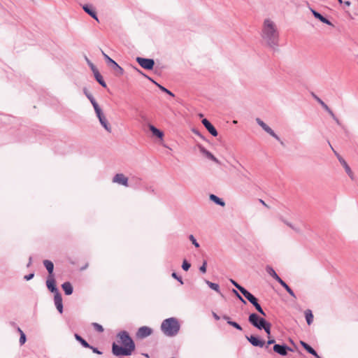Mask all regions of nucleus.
I'll list each match as a JSON object with an SVG mask.
<instances>
[{
	"label": "nucleus",
	"instance_id": "f257e3e1",
	"mask_svg": "<svg viewBox=\"0 0 358 358\" xmlns=\"http://www.w3.org/2000/svg\"><path fill=\"white\" fill-rule=\"evenodd\" d=\"M117 338H120L119 343L123 346L113 343L112 345L113 354L117 357L131 355L135 350V344L129 334L125 331H120L117 334Z\"/></svg>",
	"mask_w": 358,
	"mask_h": 358
},
{
	"label": "nucleus",
	"instance_id": "f03ea898",
	"mask_svg": "<svg viewBox=\"0 0 358 358\" xmlns=\"http://www.w3.org/2000/svg\"><path fill=\"white\" fill-rule=\"evenodd\" d=\"M262 37L269 47L275 48L277 46L278 33L275 24L269 19H266L264 22Z\"/></svg>",
	"mask_w": 358,
	"mask_h": 358
},
{
	"label": "nucleus",
	"instance_id": "7ed1b4c3",
	"mask_svg": "<svg viewBox=\"0 0 358 358\" xmlns=\"http://www.w3.org/2000/svg\"><path fill=\"white\" fill-rule=\"evenodd\" d=\"M180 325L175 317H169L164 320L161 324L162 331L169 337L175 336L180 331Z\"/></svg>",
	"mask_w": 358,
	"mask_h": 358
},
{
	"label": "nucleus",
	"instance_id": "20e7f679",
	"mask_svg": "<svg viewBox=\"0 0 358 358\" xmlns=\"http://www.w3.org/2000/svg\"><path fill=\"white\" fill-rule=\"evenodd\" d=\"M248 321L253 327L259 330L264 329L266 334H269L271 324L263 317H260L256 313H251L248 317Z\"/></svg>",
	"mask_w": 358,
	"mask_h": 358
},
{
	"label": "nucleus",
	"instance_id": "39448f33",
	"mask_svg": "<svg viewBox=\"0 0 358 358\" xmlns=\"http://www.w3.org/2000/svg\"><path fill=\"white\" fill-rule=\"evenodd\" d=\"M136 62L142 68L147 70H152L155 65V62L152 59H146L138 57H136Z\"/></svg>",
	"mask_w": 358,
	"mask_h": 358
},
{
	"label": "nucleus",
	"instance_id": "423d86ee",
	"mask_svg": "<svg viewBox=\"0 0 358 358\" xmlns=\"http://www.w3.org/2000/svg\"><path fill=\"white\" fill-rule=\"evenodd\" d=\"M315 100L323 107V108L331 115V117L334 119V120L336 122L337 124L341 125V123L338 118L335 115L334 112L329 108V107L318 96L316 95H313Z\"/></svg>",
	"mask_w": 358,
	"mask_h": 358
},
{
	"label": "nucleus",
	"instance_id": "0eeeda50",
	"mask_svg": "<svg viewBox=\"0 0 358 358\" xmlns=\"http://www.w3.org/2000/svg\"><path fill=\"white\" fill-rule=\"evenodd\" d=\"M46 286L51 292L55 294V295L60 294L58 289L56 287L54 275H48L46 280Z\"/></svg>",
	"mask_w": 358,
	"mask_h": 358
},
{
	"label": "nucleus",
	"instance_id": "6e6552de",
	"mask_svg": "<svg viewBox=\"0 0 358 358\" xmlns=\"http://www.w3.org/2000/svg\"><path fill=\"white\" fill-rule=\"evenodd\" d=\"M273 351L280 355L285 356L287 355V352H292V349L286 345L275 344L273 345Z\"/></svg>",
	"mask_w": 358,
	"mask_h": 358
},
{
	"label": "nucleus",
	"instance_id": "1a4fd4ad",
	"mask_svg": "<svg viewBox=\"0 0 358 358\" xmlns=\"http://www.w3.org/2000/svg\"><path fill=\"white\" fill-rule=\"evenodd\" d=\"M152 333V330L151 328L146 326H143L138 329L136 333V337L138 338H144L151 335Z\"/></svg>",
	"mask_w": 358,
	"mask_h": 358
},
{
	"label": "nucleus",
	"instance_id": "9d476101",
	"mask_svg": "<svg viewBox=\"0 0 358 358\" xmlns=\"http://www.w3.org/2000/svg\"><path fill=\"white\" fill-rule=\"evenodd\" d=\"M103 55L105 59L108 61V62L111 63L113 65V69L116 71L117 76H122L124 73L123 69L113 59L109 57L106 54L102 52Z\"/></svg>",
	"mask_w": 358,
	"mask_h": 358
},
{
	"label": "nucleus",
	"instance_id": "9b49d317",
	"mask_svg": "<svg viewBox=\"0 0 358 358\" xmlns=\"http://www.w3.org/2000/svg\"><path fill=\"white\" fill-rule=\"evenodd\" d=\"M113 182L125 187L128 186V178L122 173L116 174L113 178Z\"/></svg>",
	"mask_w": 358,
	"mask_h": 358
},
{
	"label": "nucleus",
	"instance_id": "f8f14e48",
	"mask_svg": "<svg viewBox=\"0 0 358 358\" xmlns=\"http://www.w3.org/2000/svg\"><path fill=\"white\" fill-rule=\"evenodd\" d=\"M257 122L258 124L268 134H269L271 136L274 137L277 140H280L279 137L274 133V131L268 127L267 126L262 120H261L259 118L256 119Z\"/></svg>",
	"mask_w": 358,
	"mask_h": 358
},
{
	"label": "nucleus",
	"instance_id": "ddd939ff",
	"mask_svg": "<svg viewBox=\"0 0 358 358\" xmlns=\"http://www.w3.org/2000/svg\"><path fill=\"white\" fill-rule=\"evenodd\" d=\"M247 340L253 345L255 347H259L262 348L264 347L265 342L264 341L259 339L257 337L255 336H245Z\"/></svg>",
	"mask_w": 358,
	"mask_h": 358
},
{
	"label": "nucleus",
	"instance_id": "4468645a",
	"mask_svg": "<svg viewBox=\"0 0 358 358\" xmlns=\"http://www.w3.org/2000/svg\"><path fill=\"white\" fill-rule=\"evenodd\" d=\"M339 159V162L341 163V164L343 166V168L345 169V172L348 175V176L352 179V180H354L355 177H354V173L352 171L350 167L349 166V165L348 164V163L345 162V160L344 159V158H338Z\"/></svg>",
	"mask_w": 358,
	"mask_h": 358
},
{
	"label": "nucleus",
	"instance_id": "2eb2a0df",
	"mask_svg": "<svg viewBox=\"0 0 358 358\" xmlns=\"http://www.w3.org/2000/svg\"><path fill=\"white\" fill-rule=\"evenodd\" d=\"M203 124L205 126L206 129L213 136H217V131L215 128L212 125V124L206 119H203L202 120Z\"/></svg>",
	"mask_w": 358,
	"mask_h": 358
},
{
	"label": "nucleus",
	"instance_id": "dca6fc26",
	"mask_svg": "<svg viewBox=\"0 0 358 358\" xmlns=\"http://www.w3.org/2000/svg\"><path fill=\"white\" fill-rule=\"evenodd\" d=\"M54 301H55V304L57 309L58 310V311L60 313H62L63 304H62V298L61 294H55L54 296Z\"/></svg>",
	"mask_w": 358,
	"mask_h": 358
},
{
	"label": "nucleus",
	"instance_id": "f3484780",
	"mask_svg": "<svg viewBox=\"0 0 358 358\" xmlns=\"http://www.w3.org/2000/svg\"><path fill=\"white\" fill-rule=\"evenodd\" d=\"M300 344L303 346V348L308 352H309L310 354L313 355V356H315L317 358H320V357L317 355V352L311 346H310L308 343H306V342H304L303 341H300Z\"/></svg>",
	"mask_w": 358,
	"mask_h": 358
},
{
	"label": "nucleus",
	"instance_id": "a211bd4d",
	"mask_svg": "<svg viewBox=\"0 0 358 358\" xmlns=\"http://www.w3.org/2000/svg\"><path fill=\"white\" fill-rule=\"evenodd\" d=\"M310 10H311L313 15H314V17L315 18L318 19L319 20H320L323 23H325V24H327L328 25H332L331 22L329 20H328L327 18L324 17L318 12L315 11V10H313L312 8H310Z\"/></svg>",
	"mask_w": 358,
	"mask_h": 358
},
{
	"label": "nucleus",
	"instance_id": "6ab92c4d",
	"mask_svg": "<svg viewBox=\"0 0 358 358\" xmlns=\"http://www.w3.org/2000/svg\"><path fill=\"white\" fill-rule=\"evenodd\" d=\"M101 125L109 132L111 131V128L106 118V117L102 114L97 115Z\"/></svg>",
	"mask_w": 358,
	"mask_h": 358
},
{
	"label": "nucleus",
	"instance_id": "aec40b11",
	"mask_svg": "<svg viewBox=\"0 0 358 358\" xmlns=\"http://www.w3.org/2000/svg\"><path fill=\"white\" fill-rule=\"evenodd\" d=\"M266 271L268 273V274L270 275L272 278H273L277 282H279V281L282 280L271 266H267L266 267Z\"/></svg>",
	"mask_w": 358,
	"mask_h": 358
},
{
	"label": "nucleus",
	"instance_id": "412c9836",
	"mask_svg": "<svg viewBox=\"0 0 358 358\" xmlns=\"http://www.w3.org/2000/svg\"><path fill=\"white\" fill-rule=\"evenodd\" d=\"M62 287L66 295H71L73 293V287L69 282H64Z\"/></svg>",
	"mask_w": 358,
	"mask_h": 358
},
{
	"label": "nucleus",
	"instance_id": "4be33fe9",
	"mask_svg": "<svg viewBox=\"0 0 358 358\" xmlns=\"http://www.w3.org/2000/svg\"><path fill=\"white\" fill-rule=\"evenodd\" d=\"M43 265L48 271L49 275H54L53 274V270H54V264L50 260H44L43 261Z\"/></svg>",
	"mask_w": 358,
	"mask_h": 358
},
{
	"label": "nucleus",
	"instance_id": "5701e85b",
	"mask_svg": "<svg viewBox=\"0 0 358 358\" xmlns=\"http://www.w3.org/2000/svg\"><path fill=\"white\" fill-rule=\"evenodd\" d=\"M209 198L210 201H213L215 203L220 206L224 207L225 206V202L222 199L219 198L215 194H210Z\"/></svg>",
	"mask_w": 358,
	"mask_h": 358
},
{
	"label": "nucleus",
	"instance_id": "b1692460",
	"mask_svg": "<svg viewBox=\"0 0 358 358\" xmlns=\"http://www.w3.org/2000/svg\"><path fill=\"white\" fill-rule=\"evenodd\" d=\"M256 308V310L263 316H266V313L258 303V300L256 297L250 302Z\"/></svg>",
	"mask_w": 358,
	"mask_h": 358
},
{
	"label": "nucleus",
	"instance_id": "393cba45",
	"mask_svg": "<svg viewBox=\"0 0 358 358\" xmlns=\"http://www.w3.org/2000/svg\"><path fill=\"white\" fill-rule=\"evenodd\" d=\"M83 10L88 13L91 17H92L94 19H95L96 21H99L98 17L96 16V12L92 10L90 6L87 5L83 6Z\"/></svg>",
	"mask_w": 358,
	"mask_h": 358
},
{
	"label": "nucleus",
	"instance_id": "a878e982",
	"mask_svg": "<svg viewBox=\"0 0 358 358\" xmlns=\"http://www.w3.org/2000/svg\"><path fill=\"white\" fill-rule=\"evenodd\" d=\"M205 282L208 285V286L210 289H212L215 290L216 292H217V293H219V294H221V293H220V286H219V285H218V284H217V283H214V282H210V281H209V280H205Z\"/></svg>",
	"mask_w": 358,
	"mask_h": 358
},
{
	"label": "nucleus",
	"instance_id": "bb28decb",
	"mask_svg": "<svg viewBox=\"0 0 358 358\" xmlns=\"http://www.w3.org/2000/svg\"><path fill=\"white\" fill-rule=\"evenodd\" d=\"M305 317H306L307 324L308 325H310L313 322V315L312 313V311L309 309L306 310L305 311Z\"/></svg>",
	"mask_w": 358,
	"mask_h": 358
},
{
	"label": "nucleus",
	"instance_id": "cd10ccee",
	"mask_svg": "<svg viewBox=\"0 0 358 358\" xmlns=\"http://www.w3.org/2000/svg\"><path fill=\"white\" fill-rule=\"evenodd\" d=\"M279 283L286 289V291L289 294L290 296H292L294 298H296L295 294L285 281L280 280L279 281Z\"/></svg>",
	"mask_w": 358,
	"mask_h": 358
},
{
	"label": "nucleus",
	"instance_id": "c85d7f7f",
	"mask_svg": "<svg viewBox=\"0 0 358 358\" xmlns=\"http://www.w3.org/2000/svg\"><path fill=\"white\" fill-rule=\"evenodd\" d=\"M94 76H95V78L96 80V81L101 85L103 86V87H106L107 85H106V83L104 82V80H103V77L101 76V75L99 73L98 71H94Z\"/></svg>",
	"mask_w": 358,
	"mask_h": 358
},
{
	"label": "nucleus",
	"instance_id": "c756f323",
	"mask_svg": "<svg viewBox=\"0 0 358 358\" xmlns=\"http://www.w3.org/2000/svg\"><path fill=\"white\" fill-rule=\"evenodd\" d=\"M241 292L250 302H251L255 297L245 288L243 289H241Z\"/></svg>",
	"mask_w": 358,
	"mask_h": 358
},
{
	"label": "nucleus",
	"instance_id": "7c9ffc66",
	"mask_svg": "<svg viewBox=\"0 0 358 358\" xmlns=\"http://www.w3.org/2000/svg\"><path fill=\"white\" fill-rule=\"evenodd\" d=\"M150 129L152 132L153 135L156 136L159 138H162L164 134L158 129H157L154 126L151 125V126H150Z\"/></svg>",
	"mask_w": 358,
	"mask_h": 358
},
{
	"label": "nucleus",
	"instance_id": "2f4dec72",
	"mask_svg": "<svg viewBox=\"0 0 358 358\" xmlns=\"http://www.w3.org/2000/svg\"><path fill=\"white\" fill-rule=\"evenodd\" d=\"M75 338L77 341H78L81 345L85 347V348H89L90 347V345L85 340L83 339L80 336H79L78 334H75Z\"/></svg>",
	"mask_w": 358,
	"mask_h": 358
},
{
	"label": "nucleus",
	"instance_id": "473e14b6",
	"mask_svg": "<svg viewBox=\"0 0 358 358\" xmlns=\"http://www.w3.org/2000/svg\"><path fill=\"white\" fill-rule=\"evenodd\" d=\"M17 330L20 334L19 342H20V344L22 345L24 344V343L26 342V336H25V334L20 329V328L18 327Z\"/></svg>",
	"mask_w": 358,
	"mask_h": 358
},
{
	"label": "nucleus",
	"instance_id": "72a5a7b5",
	"mask_svg": "<svg viewBox=\"0 0 358 358\" xmlns=\"http://www.w3.org/2000/svg\"><path fill=\"white\" fill-rule=\"evenodd\" d=\"M286 225H287L288 227H289L291 229H292L293 230H294L295 231L299 233L300 232V230L299 228L294 227L292 223H290L289 222L287 221L286 220L283 219V218H281L280 219Z\"/></svg>",
	"mask_w": 358,
	"mask_h": 358
},
{
	"label": "nucleus",
	"instance_id": "f704fd0d",
	"mask_svg": "<svg viewBox=\"0 0 358 358\" xmlns=\"http://www.w3.org/2000/svg\"><path fill=\"white\" fill-rule=\"evenodd\" d=\"M189 239L196 248H199L200 245L193 235H189Z\"/></svg>",
	"mask_w": 358,
	"mask_h": 358
},
{
	"label": "nucleus",
	"instance_id": "c9c22d12",
	"mask_svg": "<svg viewBox=\"0 0 358 358\" xmlns=\"http://www.w3.org/2000/svg\"><path fill=\"white\" fill-rule=\"evenodd\" d=\"M267 338H268V341H267V345L266 346V348H268V345H271V344H274L275 343V339L273 338L271 336V331H269V334H267Z\"/></svg>",
	"mask_w": 358,
	"mask_h": 358
},
{
	"label": "nucleus",
	"instance_id": "e433bc0d",
	"mask_svg": "<svg viewBox=\"0 0 358 358\" xmlns=\"http://www.w3.org/2000/svg\"><path fill=\"white\" fill-rule=\"evenodd\" d=\"M191 266V264L187 261V260H184L182 262V268L184 271H188L189 269Z\"/></svg>",
	"mask_w": 358,
	"mask_h": 358
},
{
	"label": "nucleus",
	"instance_id": "4c0bfd02",
	"mask_svg": "<svg viewBox=\"0 0 358 358\" xmlns=\"http://www.w3.org/2000/svg\"><path fill=\"white\" fill-rule=\"evenodd\" d=\"M228 324L231 326H232L233 327L236 328V329L238 330H240L241 331L242 330V327L236 322H234V321H228Z\"/></svg>",
	"mask_w": 358,
	"mask_h": 358
},
{
	"label": "nucleus",
	"instance_id": "58836bf2",
	"mask_svg": "<svg viewBox=\"0 0 358 358\" xmlns=\"http://www.w3.org/2000/svg\"><path fill=\"white\" fill-rule=\"evenodd\" d=\"M230 282L234 286L236 287L240 292H241V289H243L244 287L241 286L238 283H237V282H236L235 280H234L233 279H230Z\"/></svg>",
	"mask_w": 358,
	"mask_h": 358
},
{
	"label": "nucleus",
	"instance_id": "ea45409f",
	"mask_svg": "<svg viewBox=\"0 0 358 358\" xmlns=\"http://www.w3.org/2000/svg\"><path fill=\"white\" fill-rule=\"evenodd\" d=\"M92 325H93V327H94V329L97 331H99V332H103V327L101 324L94 322V323L92 324Z\"/></svg>",
	"mask_w": 358,
	"mask_h": 358
},
{
	"label": "nucleus",
	"instance_id": "a19ab883",
	"mask_svg": "<svg viewBox=\"0 0 358 358\" xmlns=\"http://www.w3.org/2000/svg\"><path fill=\"white\" fill-rule=\"evenodd\" d=\"M171 276L173 278H175L176 280H177L181 285L183 284V281H182V278L178 276L176 273H175V272L172 273Z\"/></svg>",
	"mask_w": 358,
	"mask_h": 358
},
{
	"label": "nucleus",
	"instance_id": "79ce46f5",
	"mask_svg": "<svg viewBox=\"0 0 358 358\" xmlns=\"http://www.w3.org/2000/svg\"><path fill=\"white\" fill-rule=\"evenodd\" d=\"M232 292L242 303H243L244 304L246 303V301L243 299V298L238 294V292L236 289H233Z\"/></svg>",
	"mask_w": 358,
	"mask_h": 358
},
{
	"label": "nucleus",
	"instance_id": "37998d69",
	"mask_svg": "<svg viewBox=\"0 0 358 358\" xmlns=\"http://www.w3.org/2000/svg\"><path fill=\"white\" fill-rule=\"evenodd\" d=\"M232 292L242 303H243L244 304L246 303V301L243 299V298L238 294V292L236 289H233Z\"/></svg>",
	"mask_w": 358,
	"mask_h": 358
},
{
	"label": "nucleus",
	"instance_id": "c03bdc74",
	"mask_svg": "<svg viewBox=\"0 0 358 358\" xmlns=\"http://www.w3.org/2000/svg\"><path fill=\"white\" fill-rule=\"evenodd\" d=\"M93 107L94 108L96 115H99L102 114L101 110L100 107L99 106L98 103L94 104Z\"/></svg>",
	"mask_w": 358,
	"mask_h": 358
},
{
	"label": "nucleus",
	"instance_id": "a18cd8bd",
	"mask_svg": "<svg viewBox=\"0 0 358 358\" xmlns=\"http://www.w3.org/2000/svg\"><path fill=\"white\" fill-rule=\"evenodd\" d=\"M206 266H207V262L206 261H204L203 262V264L199 267V271L201 272V273H206Z\"/></svg>",
	"mask_w": 358,
	"mask_h": 358
},
{
	"label": "nucleus",
	"instance_id": "49530a36",
	"mask_svg": "<svg viewBox=\"0 0 358 358\" xmlns=\"http://www.w3.org/2000/svg\"><path fill=\"white\" fill-rule=\"evenodd\" d=\"M158 86H159V89H160L162 91H163V92H164L167 93L168 94H169V95H171V96H174V94H173L171 92H170L169 90H168L167 89H166L165 87H164L163 86H161V85H158Z\"/></svg>",
	"mask_w": 358,
	"mask_h": 358
},
{
	"label": "nucleus",
	"instance_id": "de8ad7c7",
	"mask_svg": "<svg viewBox=\"0 0 358 358\" xmlns=\"http://www.w3.org/2000/svg\"><path fill=\"white\" fill-rule=\"evenodd\" d=\"M88 348H90L93 352L96 353V354H98V355H101L102 352L101 351H99L97 348H94V347H92L90 345V347H89Z\"/></svg>",
	"mask_w": 358,
	"mask_h": 358
},
{
	"label": "nucleus",
	"instance_id": "09e8293b",
	"mask_svg": "<svg viewBox=\"0 0 358 358\" xmlns=\"http://www.w3.org/2000/svg\"><path fill=\"white\" fill-rule=\"evenodd\" d=\"M34 276V273H29V275H24V278L26 280H31Z\"/></svg>",
	"mask_w": 358,
	"mask_h": 358
},
{
	"label": "nucleus",
	"instance_id": "8fccbe9b",
	"mask_svg": "<svg viewBox=\"0 0 358 358\" xmlns=\"http://www.w3.org/2000/svg\"><path fill=\"white\" fill-rule=\"evenodd\" d=\"M199 150H201V152H202L203 155H206L208 157H213V155L209 154L206 150H205L203 148L199 147Z\"/></svg>",
	"mask_w": 358,
	"mask_h": 358
},
{
	"label": "nucleus",
	"instance_id": "3c124183",
	"mask_svg": "<svg viewBox=\"0 0 358 358\" xmlns=\"http://www.w3.org/2000/svg\"><path fill=\"white\" fill-rule=\"evenodd\" d=\"M213 162L216 163V164H222V163L217 159V158L216 157H214V158H210Z\"/></svg>",
	"mask_w": 358,
	"mask_h": 358
},
{
	"label": "nucleus",
	"instance_id": "603ef678",
	"mask_svg": "<svg viewBox=\"0 0 358 358\" xmlns=\"http://www.w3.org/2000/svg\"><path fill=\"white\" fill-rule=\"evenodd\" d=\"M213 316L216 320H219L220 319V316L214 312H213Z\"/></svg>",
	"mask_w": 358,
	"mask_h": 358
},
{
	"label": "nucleus",
	"instance_id": "864d4df0",
	"mask_svg": "<svg viewBox=\"0 0 358 358\" xmlns=\"http://www.w3.org/2000/svg\"><path fill=\"white\" fill-rule=\"evenodd\" d=\"M222 318H223L224 320H226L227 323H228V321H231V320H230V317H229L228 315H223V316H222Z\"/></svg>",
	"mask_w": 358,
	"mask_h": 358
},
{
	"label": "nucleus",
	"instance_id": "5fc2aeb1",
	"mask_svg": "<svg viewBox=\"0 0 358 358\" xmlns=\"http://www.w3.org/2000/svg\"><path fill=\"white\" fill-rule=\"evenodd\" d=\"M91 101V103H92V106H94V104H96V103H96V101L94 100V98H92V99H91V101Z\"/></svg>",
	"mask_w": 358,
	"mask_h": 358
},
{
	"label": "nucleus",
	"instance_id": "6e6d98bb",
	"mask_svg": "<svg viewBox=\"0 0 358 358\" xmlns=\"http://www.w3.org/2000/svg\"><path fill=\"white\" fill-rule=\"evenodd\" d=\"M259 201L260 203H262L264 206H266L267 207V205L266 203L262 200V199H259Z\"/></svg>",
	"mask_w": 358,
	"mask_h": 358
},
{
	"label": "nucleus",
	"instance_id": "4d7b16f0",
	"mask_svg": "<svg viewBox=\"0 0 358 358\" xmlns=\"http://www.w3.org/2000/svg\"><path fill=\"white\" fill-rule=\"evenodd\" d=\"M136 70L139 73V74H141V75H143V76H145V74H144V73H143L141 70H139V69H136Z\"/></svg>",
	"mask_w": 358,
	"mask_h": 358
},
{
	"label": "nucleus",
	"instance_id": "13d9d810",
	"mask_svg": "<svg viewBox=\"0 0 358 358\" xmlns=\"http://www.w3.org/2000/svg\"><path fill=\"white\" fill-rule=\"evenodd\" d=\"M345 4L348 6H349L350 5V1H345Z\"/></svg>",
	"mask_w": 358,
	"mask_h": 358
},
{
	"label": "nucleus",
	"instance_id": "bf43d9fd",
	"mask_svg": "<svg viewBox=\"0 0 358 358\" xmlns=\"http://www.w3.org/2000/svg\"><path fill=\"white\" fill-rule=\"evenodd\" d=\"M88 99L91 101L92 98H93V96L92 95H87Z\"/></svg>",
	"mask_w": 358,
	"mask_h": 358
},
{
	"label": "nucleus",
	"instance_id": "052dcab7",
	"mask_svg": "<svg viewBox=\"0 0 358 358\" xmlns=\"http://www.w3.org/2000/svg\"><path fill=\"white\" fill-rule=\"evenodd\" d=\"M92 71L94 73V71H97L93 66H92Z\"/></svg>",
	"mask_w": 358,
	"mask_h": 358
},
{
	"label": "nucleus",
	"instance_id": "680f3d73",
	"mask_svg": "<svg viewBox=\"0 0 358 358\" xmlns=\"http://www.w3.org/2000/svg\"><path fill=\"white\" fill-rule=\"evenodd\" d=\"M31 257H29V262L28 266L31 264Z\"/></svg>",
	"mask_w": 358,
	"mask_h": 358
},
{
	"label": "nucleus",
	"instance_id": "e2e57ef3",
	"mask_svg": "<svg viewBox=\"0 0 358 358\" xmlns=\"http://www.w3.org/2000/svg\"><path fill=\"white\" fill-rule=\"evenodd\" d=\"M338 1L340 3H343V1H342V0H338Z\"/></svg>",
	"mask_w": 358,
	"mask_h": 358
},
{
	"label": "nucleus",
	"instance_id": "0e129e2a",
	"mask_svg": "<svg viewBox=\"0 0 358 358\" xmlns=\"http://www.w3.org/2000/svg\"><path fill=\"white\" fill-rule=\"evenodd\" d=\"M144 355H145V357H148V354H145Z\"/></svg>",
	"mask_w": 358,
	"mask_h": 358
},
{
	"label": "nucleus",
	"instance_id": "69168bd1",
	"mask_svg": "<svg viewBox=\"0 0 358 358\" xmlns=\"http://www.w3.org/2000/svg\"><path fill=\"white\" fill-rule=\"evenodd\" d=\"M171 358H175V357H171Z\"/></svg>",
	"mask_w": 358,
	"mask_h": 358
}]
</instances>
